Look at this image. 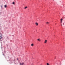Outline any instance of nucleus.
Wrapping results in <instances>:
<instances>
[{"label":"nucleus","mask_w":65,"mask_h":65,"mask_svg":"<svg viewBox=\"0 0 65 65\" xmlns=\"http://www.w3.org/2000/svg\"><path fill=\"white\" fill-rule=\"evenodd\" d=\"M47 40H45L44 41V43H46V42H47Z\"/></svg>","instance_id":"nucleus-1"},{"label":"nucleus","mask_w":65,"mask_h":65,"mask_svg":"<svg viewBox=\"0 0 65 65\" xmlns=\"http://www.w3.org/2000/svg\"><path fill=\"white\" fill-rule=\"evenodd\" d=\"M37 40L38 41H41V40H40V39L39 38Z\"/></svg>","instance_id":"nucleus-2"},{"label":"nucleus","mask_w":65,"mask_h":65,"mask_svg":"<svg viewBox=\"0 0 65 65\" xmlns=\"http://www.w3.org/2000/svg\"><path fill=\"white\" fill-rule=\"evenodd\" d=\"M20 64L21 65H24V63H20Z\"/></svg>","instance_id":"nucleus-3"},{"label":"nucleus","mask_w":65,"mask_h":65,"mask_svg":"<svg viewBox=\"0 0 65 65\" xmlns=\"http://www.w3.org/2000/svg\"><path fill=\"white\" fill-rule=\"evenodd\" d=\"M35 24L36 26H38V23L37 22L35 23Z\"/></svg>","instance_id":"nucleus-4"},{"label":"nucleus","mask_w":65,"mask_h":65,"mask_svg":"<svg viewBox=\"0 0 65 65\" xmlns=\"http://www.w3.org/2000/svg\"><path fill=\"white\" fill-rule=\"evenodd\" d=\"M4 7L5 8H6L7 7V5H5L4 6Z\"/></svg>","instance_id":"nucleus-5"},{"label":"nucleus","mask_w":65,"mask_h":65,"mask_svg":"<svg viewBox=\"0 0 65 65\" xmlns=\"http://www.w3.org/2000/svg\"><path fill=\"white\" fill-rule=\"evenodd\" d=\"M31 46H34V44H31Z\"/></svg>","instance_id":"nucleus-6"},{"label":"nucleus","mask_w":65,"mask_h":65,"mask_svg":"<svg viewBox=\"0 0 65 65\" xmlns=\"http://www.w3.org/2000/svg\"><path fill=\"white\" fill-rule=\"evenodd\" d=\"M26 8H27V7H25L24 8V9H26Z\"/></svg>","instance_id":"nucleus-7"},{"label":"nucleus","mask_w":65,"mask_h":65,"mask_svg":"<svg viewBox=\"0 0 65 65\" xmlns=\"http://www.w3.org/2000/svg\"><path fill=\"white\" fill-rule=\"evenodd\" d=\"M46 24H48H48H49V22H46Z\"/></svg>","instance_id":"nucleus-8"},{"label":"nucleus","mask_w":65,"mask_h":65,"mask_svg":"<svg viewBox=\"0 0 65 65\" xmlns=\"http://www.w3.org/2000/svg\"><path fill=\"white\" fill-rule=\"evenodd\" d=\"M12 4H15V3H14V2H13Z\"/></svg>","instance_id":"nucleus-9"},{"label":"nucleus","mask_w":65,"mask_h":65,"mask_svg":"<svg viewBox=\"0 0 65 65\" xmlns=\"http://www.w3.org/2000/svg\"><path fill=\"white\" fill-rule=\"evenodd\" d=\"M2 38V36H0V39H1V38Z\"/></svg>","instance_id":"nucleus-10"},{"label":"nucleus","mask_w":65,"mask_h":65,"mask_svg":"<svg viewBox=\"0 0 65 65\" xmlns=\"http://www.w3.org/2000/svg\"><path fill=\"white\" fill-rule=\"evenodd\" d=\"M61 21H63V19H61Z\"/></svg>","instance_id":"nucleus-11"},{"label":"nucleus","mask_w":65,"mask_h":65,"mask_svg":"<svg viewBox=\"0 0 65 65\" xmlns=\"http://www.w3.org/2000/svg\"><path fill=\"white\" fill-rule=\"evenodd\" d=\"M47 65H49V64H48V63H47Z\"/></svg>","instance_id":"nucleus-12"},{"label":"nucleus","mask_w":65,"mask_h":65,"mask_svg":"<svg viewBox=\"0 0 65 65\" xmlns=\"http://www.w3.org/2000/svg\"><path fill=\"white\" fill-rule=\"evenodd\" d=\"M61 23H62V21H61Z\"/></svg>","instance_id":"nucleus-13"},{"label":"nucleus","mask_w":65,"mask_h":65,"mask_svg":"<svg viewBox=\"0 0 65 65\" xmlns=\"http://www.w3.org/2000/svg\"><path fill=\"white\" fill-rule=\"evenodd\" d=\"M18 59H18V58L17 59V60H18Z\"/></svg>","instance_id":"nucleus-14"}]
</instances>
